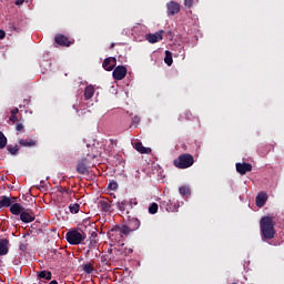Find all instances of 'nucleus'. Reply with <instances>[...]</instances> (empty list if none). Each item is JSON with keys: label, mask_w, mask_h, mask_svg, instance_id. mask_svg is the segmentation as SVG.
I'll return each mask as SVG.
<instances>
[{"label": "nucleus", "mask_w": 284, "mask_h": 284, "mask_svg": "<svg viewBox=\"0 0 284 284\" xmlns=\"http://www.w3.org/2000/svg\"><path fill=\"white\" fill-rule=\"evenodd\" d=\"M60 194H72L71 190L65 189L64 186H60L59 189Z\"/></svg>", "instance_id": "32"}, {"label": "nucleus", "mask_w": 284, "mask_h": 284, "mask_svg": "<svg viewBox=\"0 0 284 284\" xmlns=\"http://www.w3.org/2000/svg\"><path fill=\"white\" fill-rule=\"evenodd\" d=\"M92 243H97V242H95L94 240H91V244H92Z\"/></svg>", "instance_id": "46"}, {"label": "nucleus", "mask_w": 284, "mask_h": 284, "mask_svg": "<svg viewBox=\"0 0 284 284\" xmlns=\"http://www.w3.org/2000/svg\"><path fill=\"white\" fill-rule=\"evenodd\" d=\"M9 245L10 241L8 239L0 240V256H6L10 252Z\"/></svg>", "instance_id": "13"}, {"label": "nucleus", "mask_w": 284, "mask_h": 284, "mask_svg": "<svg viewBox=\"0 0 284 284\" xmlns=\"http://www.w3.org/2000/svg\"><path fill=\"white\" fill-rule=\"evenodd\" d=\"M7 151L9 154H11V156H17V154H19V145L9 144L7 145Z\"/></svg>", "instance_id": "23"}, {"label": "nucleus", "mask_w": 284, "mask_h": 284, "mask_svg": "<svg viewBox=\"0 0 284 284\" xmlns=\"http://www.w3.org/2000/svg\"><path fill=\"white\" fill-rule=\"evenodd\" d=\"M101 262H102V263H105V265H108V258L102 257V258H101Z\"/></svg>", "instance_id": "43"}, {"label": "nucleus", "mask_w": 284, "mask_h": 284, "mask_svg": "<svg viewBox=\"0 0 284 284\" xmlns=\"http://www.w3.org/2000/svg\"><path fill=\"white\" fill-rule=\"evenodd\" d=\"M141 121V118H139V115H135L133 118V123H139Z\"/></svg>", "instance_id": "40"}, {"label": "nucleus", "mask_w": 284, "mask_h": 284, "mask_svg": "<svg viewBox=\"0 0 284 284\" xmlns=\"http://www.w3.org/2000/svg\"><path fill=\"white\" fill-rule=\"evenodd\" d=\"M69 210L71 214H79V211L81 210V205H79V203L70 204Z\"/></svg>", "instance_id": "28"}, {"label": "nucleus", "mask_w": 284, "mask_h": 284, "mask_svg": "<svg viewBox=\"0 0 284 284\" xmlns=\"http://www.w3.org/2000/svg\"><path fill=\"white\" fill-rule=\"evenodd\" d=\"M108 189L109 190H119V183H116L115 181L113 182H110L109 185H108Z\"/></svg>", "instance_id": "31"}, {"label": "nucleus", "mask_w": 284, "mask_h": 284, "mask_svg": "<svg viewBox=\"0 0 284 284\" xmlns=\"http://www.w3.org/2000/svg\"><path fill=\"white\" fill-rule=\"evenodd\" d=\"M82 270L85 274H92L94 272V265L92 263L84 264Z\"/></svg>", "instance_id": "27"}, {"label": "nucleus", "mask_w": 284, "mask_h": 284, "mask_svg": "<svg viewBox=\"0 0 284 284\" xmlns=\"http://www.w3.org/2000/svg\"><path fill=\"white\" fill-rule=\"evenodd\" d=\"M180 194L182 196H185L186 199L191 196L192 190L187 185H183L180 187Z\"/></svg>", "instance_id": "24"}, {"label": "nucleus", "mask_w": 284, "mask_h": 284, "mask_svg": "<svg viewBox=\"0 0 284 284\" xmlns=\"http://www.w3.org/2000/svg\"><path fill=\"white\" fill-rule=\"evenodd\" d=\"M34 219H36L34 212H32V210L30 209H24L20 214V221H22V223H32Z\"/></svg>", "instance_id": "8"}, {"label": "nucleus", "mask_w": 284, "mask_h": 284, "mask_svg": "<svg viewBox=\"0 0 284 284\" xmlns=\"http://www.w3.org/2000/svg\"><path fill=\"white\" fill-rule=\"evenodd\" d=\"M164 62L166 63V65H172V63L174 62L173 60H172V52H170V51H165V58H164Z\"/></svg>", "instance_id": "29"}, {"label": "nucleus", "mask_w": 284, "mask_h": 284, "mask_svg": "<svg viewBox=\"0 0 284 284\" xmlns=\"http://www.w3.org/2000/svg\"><path fill=\"white\" fill-rule=\"evenodd\" d=\"M115 67H116V58H112V57L106 58L102 63V68L103 70H106V72H112V70H114Z\"/></svg>", "instance_id": "10"}, {"label": "nucleus", "mask_w": 284, "mask_h": 284, "mask_svg": "<svg viewBox=\"0 0 284 284\" xmlns=\"http://www.w3.org/2000/svg\"><path fill=\"white\" fill-rule=\"evenodd\" d=\"M94 97V87L88 85L84 90V99L85 101H90Z\"/></svg>", "instance_id": "21"}, {"label": "nucleus", "mask_w": 284, "mask_h": 284, "mask_svg": "<svg viewBox=\"0 0 284 284\" xmlns=\"http://www.w3.org/2000/svg\"><path fill=\"white\" fill-rule=\"evenodd\" d=\"M24 210H26V207H23V205H21L19 203H14L10 206V212L14 216H21V214L23 213Z\"/></svg>", "instance_id": "14"}, {"label": "nucleus", "mask_w": 284, "mask_h": 284, "mask_svg": "<svg viewBox=\"0 0 284 284\" xmlns=\"http://www.w3.org/2000/svg\"><path fill=\"white\" fill-rule=\"evenodd\" d=\"M17 114H19V109H13V110L11 111V115L17 116Z\"/></svg>", "instance_id": "38"}, {"label": "nucleus", "mask_w": 284, "mask_h": 284, "mask_svg": "<svg viewBox=\"0 0 284 284\" xmlns=\"http://www.w3.org/2000/svg\"><path fill=\"white\" fill-rule=\"evenodd\" d=\"M194 165V156L192 154H181L179 156V168L180 170H187V168H192Z\"/></svg>", "instance_id": "4"}, {"label": "nucleus", "mask_w": 284, "mask_h": 284, "mask_svg": "<svg viewBox=\"0 0 284 284\" xmlns=\"http://www.w3.org/2000/svg\"><path fill=\"white\" fill-rule=\"evenodd\" d=\"M1 200H0V210H1V207H10V197L8 196V195H2L1 197H0Z\"/></svg>", "instance_id": "25"}, {"label": "nucleus", "mask_w": 284, "mask_h": 284, "mask_svg": "<svg viewBox=\"0 0 284 284\" xmlns=\"http://www.w3.org/2000/svg\"><path fill=\"white\" fill-rule=\"evenodd\" d=\"M130 232H133L132 229L129 225H123V226H115L114 229L111 230L112 234H124V236H128Z\"/></svg>", "instance_id": "12"}, {"label": "nucleus", "mask_w": 284, "mask_h": 284, "mask_svg": "<svg viewBox=\"0 0 284 284\" xmlns=\"http://www.w3.org/2000/svg\"><path fill=\"white\" fill-rule=\"evenodd\" d=\"M26 3V0H17L16 6H23Z\"/></svg>", "instance_id": "36"}, {"label": "nucleus", "mask_w": 284, "mask_h": 284, "mask_svg": "<svg viewBox=\"0 0 284 284\" xmlns=\"http://www.w3.org/2000/svg\"><path fill=\"white\" fill-rule=\"evenodd\" d=\"M179 12V3L171 1L168 3V14L169 17H174Z\"/></svg>", "instance_id": "16"}, {"label": "nucleus", "mask_w": 284, "mask_h": 284, "mask_svg": "<svg viewBox=\"0 0 284 284\" xmlns=\"http://www.w3.org/2000/svg\"><path fill=\"white\" fill-rule=\"evenodd\" d=\"M267 203V195L265 193H258L256 196V205L257 207H263Z\"/></svg>", "instance_id": "20"}, {"label": "nucleus", "mask_w": 284, "mask_h": 284, "mask_svg": "<svg viewBox=\"0 0 284 284\" xmlns=\"http://www.w3.org/2000/svg\"><path fill=\"white\" fill-rule=\"evenodd\" d=\"M128 226L133 231L136 232L141 227V221L136 217H128Z\"/></svg>", "instance_id": "15"}, {"label": "nucleus", "mask_w": 284, "mask_h": 284, "mask_svg": "<svg viewBox=\"0 0 284 284\" xmlns=\"http://www.w3.org/2000/svg\"><path fill=\"white\" fill-rule=\"evenodd\" d=\"M260 232L262 241H272L276 236V231L274 230V217L267 215L260 221Z\"/></svg>", "instance_id": "1"}, {"label": "nucleus", "mask_w": 284, "mask_h": 284, "mask_svg": "<svg viewBox=\"0 0 284 284\" xmlns=\"http://www.w3.org/2000/svg\"><path fill=\"white\" fill-rule=\"evenodd\" d=\"M134 148H135L136 152H140V154L152 153V149L143 146L142 142H135Z\"/></svg>", "instance_id": "17"}, {"label": "nucleus", "mask_w": 284, "mask_h": 284, "mask_svg": "<svg viewBox=\"0 0 284 284\" xmlns=\"http://www.w3.org/2000/svg\"><path fill=\"white\" fill-rule=\"evenodd\" d=\"M156 212H159V204H156V202H153L149 206V214H156Z\"/></svg>", "instance_id": "30"}, {"label": "nucleus", "mask_w": 284, "mask_h": 284, "mask_svg": "<svg viewBox=\"0 0 284 284\" xmlns=\"http://www.w3.org/2000/svg\"><path fill=\"white\" fill-rule=\"evenodd\" d=\"M112 48H114V43H111V45H110V50H112Z\"/></svg>", "instance_id": "45"}, {"label": "nucleus", "mask_w": 284, "mask_h": 284, "mask_svg": "<svg viewBox=\"0 0 284 284\" xmlns=\"http://www.w3.org/2000/svg\"><path fill=\"white\" fill-rule=\"evenodd\" d=\"M8 145V138L3 134L2 131H0V150H3V148H7Z\"/></svg>", "instance_id": "26"}, {"label": "nucleus", "mask_w": 284, "mask_h": 284, "mask_svg": "<svg viewBox=\"0 0 284 284\" xmlns=\"http://www.w3.org/2000/svg\"><path fill=\"white\" fill-rule=\"evenodd\" d=\"M54 43H57V45H61L63 48H70V45H72V43H74V41L70 40V38L63 36V34H57L54 37Z\"/></svg>", "instance_id": "6"}, {"label": "nucleus", "mask_w": 284, "mask_h": 284, "mask_svg": "<svg viewBox=\"0 0 284 284\" xmlns=\"http://www.w3.org/2000/svg\"><path fill=\"white\" fill-rule=\"evenodd\" d=\"M0 39H6V31L0 29Z\"/></svg>", "instance_id": "37"}, {"label": "nucleus", "mask_w": 284, "mask_h": 284, "mask_svg": "<svg viewBox=\"0 0 284 284\" xmlns=\"http://www.w3.org/2000/svg\"><path fill=\"white\" fill-rule=\"evenodd\" d=\"M10 121H12V123H17V115H10Z\"/></svg>", "instance_id": "39"}, {"label": "nucleus", "mask_w": 284, "mask_h": 284, "mask_svg": "<svg viewBox=\"0 0 284 284\" xmlns=\"http://www.w3.org/2000/svg\"><path fill=\"white\" fill-rule=\"evenodd\" d=\"M193 4H194V0H184V6L186 8H192Z\"/></svg>", "instance_id": "33"}, {"label": "nucleus", "mask_w": 284, "mask_h": 284, "mask_svg": "<svg viewBox=\"0 0 284 284\" xmlns=\"http://www.w3.org/2000/svg\"><path fill=\"white\" fill-rule=\"evenodd\" d=\"M97 236H99V234L97 233V231H93V232L91 233V239H97Z\"/></svg>", "instance_id": "41"}, {"label": "nucleus", "mask_w": 284, "mask_h": 284, "mask_svg": "<svg viewBox=\"0 0 284 284\" xmlns=\"http://www.w3.org/2000/svg\"><path fill=\"white\" fill-rule=\"evenodd\" d=\"M110 143H111V145H116V140L110 139Z\"/></svg>", "instance_id": "42"}, {"label": "nucleus", "mask_w": 284, "mask_h": 284, "mask_svg": "<svg viewBox=\"0 0 284 284\" xmlns=\"http://www.w3.org/2000/svg\"><path fill=\"white\" fill-rule=\"evenodd\" d=\"M90 169V160L88 158H83L78 162L77 172L78 174H88Z\"/></svg>", "instance_id": "7"}, {"label": "nucleus", "mask_w": 284, "mask_h": 284, "mask_svg": "<svg viewBox=\"0 0 284 284\" xmlns=\"http://www.w3.org/2000/svg\"><path fill=\"white\" fill-rule=\"evenodd\" d=\"M38 278H43L44 281H52V272H50V271H40L38 273Z\"/></svg>", "instance_id": "22"}, {"label": "nucleus", "mask_w": 284, "mask_h": 284, "mask_svg": "<svg viewBox=\"0 0 284 284\" xmlns=\"http://www.w3.org/2000/svg\"><path fill=\"white\" fill-rule=\"evenodd\" d=\"M9 201H10V207H11V205H14L17 197H14V196L9 197Z\"/></svg>", "instance_id": "35"}, {"label": "nucleus", "mask_w": 284, "mask_h": 284, "mask_svg": "<svg viewBox=\"0 0 284 284\" xmlns=\"http://www.w3.org/2000/svg\"><path fill=\"white\" fill-rule=\"evenodd\" d=\"M146 41H149V43H159V41H163V31L146 34Z\"/></svg>", "instance_id": "11"}, {"label": "nucleus", "mask_w": 284, "mask_h": 284, "mask_svg": "<svg viewBox=\"0 0 284 284\" xmlns=\"http://www.w3.org/2000/svg\"><path fill=\"white\" fill-rule=\"evenodd\" d=\"M235 168H236V172L241 174V176H245L246 172H252V164L250 163L239 162L235 164Z\"/></svg>", "instance_id": "9"}, {"label": "nucleus", "mask_w": 284, "mask_h": 284, "mask_svg": "<svg viewBox=\"0 0 284 284\" xmlns=\"http://www.w3.org/2000/svg\"><path fill=\"white\" fill-rule=\"evenodd\" d=\"M173 164L175 165V168H179V160H174Z\"/></svg>", "instance_id": "44"}, {"label": "nucleus", "mask_w": 284, "mask_h": 284, "mask_svg": "<svg viewBox=\"0 0 284 284\" xmlns=\"http://www.w3.org/2000/svg\"><path fill=\"white\" fill-rule=\"evenodd\" d=\"M16 130H17V132H23V130H24L23 123H17Z\"/></svg>", "instance_id": "34"}, {"label": "nucleus", "mask_w": 284, "mask_h": 284, "mask_svg": "<svg viewBox=\"0 0 284 284\" xmlns=\"http://www.w3.org/2000/svg\"><path fill=\"white\" fill-rule=\"evenodd\" d=\"M139 205V201L136 197H132L130 201L123 200L121 202H116V207L121 211L122 214H125L128 219H130V210H134Z\"/></svg>", "instance_id": "3"}, {"label": "nucleus", "mask_w": 284, "mask_h": 284, "mask_svg": "<svg viewBox=\"0 0 284 284\" xmlns=\"http://www.w3.org/2000/svg\"><path fill=\"white\" fill-rule=\"evenodd\" d=\"M65 239L70 245H81L88 239V235L83 231L70 230L67 232Z\"/></svg>", "instance_id": "2"}, {"label": "nucleus", "mask_w": 284, "mask_h": 284, "mask_svg": "<svg viewBox=\"0 0 284 284\" xmlns=\"http://www.w3.org/2000/svg\"><path fill=\"white\" fill-rule=\"evenodd\" d=\"M19 145H21V148H34V145H37V140L21 139Z\"/></svg>", "instance_id": "19"}, {"label": "nucleus", "mask_w": 284, "mask_h": 284, "mask_svg": "<svg viewBox=\"0 0 284 284\" xmlns=\"http://www.w3.org/2000/svg\"><path fill=\"white\" fill-rule=\"evenodd\" d=\"M92 159H97V155H92Z\"/></svg>", "instance_id": "47"}, {"label": "nucleus", "mask_w": 284, "mask_h": 284, "mask_svg": "<svg viewBox=\"0 0 284 284\" xmlns=\"http://www.w3.org/2000/svg\"><path fill=\"white\" fill-rule=\"evenodd\" d=\"M98 207H100L102 212H110V210H112V205H110V200H100L98 202Z\"/></svg>", "instance_id": "18"}, {"label": "nucleus", "mask_w": 284, "mask_h": 284, "mask_svg": "<svg viewBox=\"0 0 284 284\" xmlns=\"http://www.w3.org/2000/svg\"><path fill=\"white\" fill-rule=\"evenodd\" d=\"M112 75L114 81H123V78L128 75V68H125L124 65H118L113 70Z\"/></svg>", "instance_id": "5"}]
</instances>
